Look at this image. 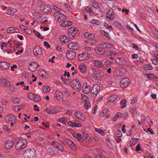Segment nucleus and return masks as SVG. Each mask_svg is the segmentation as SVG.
Masks as SVG:
<instances>
[{"instance_id": "1", "label": "nucleus", "mask_w": 158, "mask_h": 158, "mask_svg": "<svg viewBox=\"0 0 158 158\" xmlns=\"http://www.w3.org/2000/svg\"><path fill=\"white\" fill-rule=\"evenodd\" d=\"M27 143V140L25 139H19L17 142L15 148L17 150H21L24 149Z\"/></svg>"}, {"instance_id": "2", "label": "nucleus", "mask_w": 158, "mask_h": 158, "mask_svg": "<svg viewBox=\"0 0 158 158\" xmlns=\"http://www.w3.org/2000/svg\"><path fill=\"white\" fill-rule=\"evenodd\" d=\"M54 16L55 20L58 23H62L66 19V16L61 12H55Z\"/></svg>"}, {"instance_id": "3", "label": "nucleus", "mask_w": 158, "mask_h": 158, "mask_svg": "<svg viewBox=\"0 0 158 158\" xmlns=\"http://www.w3.org/2000/svg\"><path fill=\"white\" fill-rule=\"evenodd\" d=\"M36 153L34 149L27 150L24 153V158H35Z\"/></svg>"}, {"instance_id": "4", "label": "nucleus", "mask_w": 158, "mask_h": 158, "mask_svg": "<svg viewBox=\"0 0 158 158\" xmlns=\"http://www.w3.org/2000/svg\"><path fill=\"white\" fill-rule=\"evenodd\" d=\"M100 86L97 84H94L90 90V94L92 97L96 96L100 90Z\"/></svg>"}, {"instance_id": "5", "label": "nucleus", "mask_w": 158, "mask_h": 158, "mask_svg": "<svg viewBox=\"0 0 158 158\" xmlns=\"http://www.w3.org/2000/svg\"><path fill=\"white\" fill-rule=\"evenodd\" d=\"M71 86L77 91H79L81 89V84L79 80L77 79H74L71 81Z\"/></svg>"}, {"instance_id": "6", "label": "nucleus", "mask_w": 158, "mask_h": 158, "mask_svg": "<svg viewBox=\"0 0 158 158\" xmlns=\"http://www.w3.org/2000/svg\"><path fill=\"white\" fill-rule=\"evenodd\" d=\"M40 4V10L42 12L45 13H50L52 12L51 9L43 2H41Z\"/></svg>"}, {"instance_id": "7", "label": "nucleus", "mask_w": 158, "mask_h": 158, "mask_svg": "<svg viewBox=\"0 0 158 158\" xmlns=\"http://www.w3.org/2000/svg\"><path fill=\"white\" fill-rule=\"evenodd\" d=\"M51 144L54 147V148H56V149H58V150L62 152H63L64 148L62 144L55 141H52Z\"/></svg>"}, {"instance_id": "8", "label": "nucleus", "mask_w": 158, "mask_h": 158, "mask_svg": "<svg viewBox=\"0 0 158 158\" xmlns=\"http://www.w3.org/2000/svg\"><path fill=\"white\" fill-rule=\"evenodd\" d=\"M130 81L128 78H123L120 83V86L122 88H125L130 84Z\"/></svg>"}, {"instance_id": "9", "label": "nucleus", "mask_w": 158, "mask_h": 158, "mask_svg": "<svg viewBox=\"0 0 158 158\" xmlns=\"http://www.w3.org/2000/svg\"><path fill=\"white\" fill-rule=\"evenodd\" d=\"M54 96L56 100L58 101H62L63 99V94L60 91H56L55 94Z\"/></svg>"}, {"instance_id": "10", "label": "nucleus", "mask_w": 158, "mask_h": 158, "mask_svg": "<svg viewBox=\"0 0 158 158\" xmlns=\"http://www.w3.org/2000/svg\"><path fill=\"white\" fill-rule=\"evenodd\" d=\"M76 53L73 50H68L66 52V56L67 58L69 60H72L76 57Z\"/></svg>"}, {"instance_id": "11", "label": "nucleus", "mask_w": 158, "mask_h": 158, "mask_svg": "<svg viewBox=\"0 0 158 158\" xmlns=\"http://www.w3.org/2000/svg\"><path fill=\"white\" fill-rule=\"evenodd\" d=\"M78 31V30L77 28L73 27L70 28L68 30L69 35L71 36L72 37L74 38Z\"/></svg>"}, {"instance_id": "12", "label": "nucleus", "mask_w": 158, "mask_h": 158, "mask_svg": "<svg viewBox=\"0 0 158 158\" xmlns=\"http://www.w3.org/2000/svg\"><path fill=\"white\" fill-rule=\"evenodd\" d=\"M47 152L50 155H56L59 153L58 150L52 147L48 148Z\"/></svg>"}, {"instance_id": "13", "label": "nucleus", "mask_w": 158, "mask_h": 158, "mask_svg": "<svg viewBox=\"0 0 158 158\" xmlns=\"http://www.w3.org/2000/svg\"><path fill=\"white\" fill-rule=\"evenodd\" d=\"M89 54L85 52L82 53L81 54H79L78 55V59L80 61H84L87 60L89 57Z\"/></svg>"}, {"instance_id": "14", "label": "nucleus", "mask_w": 158, "mask_h": 158, "mask_svg": "<svg viewBox=\"0 0 158 158\" xmlns=\"http://www.w3.org/2000/svg\"><path fill=\"white\" fill-rule=\"evenodd\" d=\"M27 96L29 99L35 102L39 101L40 99L38 96L31 93L28 94Z\"/></svg>"}, {"instance_id": "15", "label": "nucleus", "mask_w": 158, "mask_h": 158, "mask_svg": "<svg viewBox=\"0 0 158 158\" xmlns=\"http://www.w3.org/2000/svg\"><path fill=\"white\" fill-rule=\"evenodd\" d=\"M90 86L89 85L85 84L82 86L83 91L85 94H88L90 92Z\"/></svg>"}, {"instance_id": "16", "label": "nucleus", "mask_w": 158, "mask_h": 158, "mask_svg": "<svg viewBox=\"0 0 158 158\" xmlns=\"http://www.w3.org/2000/svg\"><path fill=\"white\" fill-rule=\"evenodd\" d=\"M14 144L15 143L13 141L8 140L5 143V148L7 149H9L13 147Z\"/></svg>"}, {"instance_id": "17", "label": "nucleus", "mask_w": 158, "mask_h": 158, "mask_svg": "<svg viewBox=\"0 0 158 158\" xmlns=\"http://www.w3.org/2000/svg\"><path fill=\"white\" fill-rule=\"evenodd\" d=\"M37 64L35 62L31 63L29 65V70L33 72H35L37 69Z\"/></svg>"}, {"instance_id": "18", "label": "nucleus", "mask_w": 158, "mask_h": 158, "mask_svg": "<svg viewBox=\"0 0 158 158\" xmlns=\"http://www.w3.org/2000/svg\"><path fill=\"white\" fill-rule=\"evenodd\" d=\"M68 48L70 49L73 50H78V45L74 42L68 44Z\"/></svg>"}, {"instance_id": "19", "label": "nucleus", "mask_w": 158, "mask_h": 158, "mask_svg": "<svg viewBox=\"0 0 158 158\" xmlns=\"http://www.w3.org/2000/svg\"><path fill=\"white\" fill-rule=\"evenodd\" d=\"M10 67V65L8 63L5 62H0V67L2 69L6 70L8 69Z\"/></svg>"}, {"instance_id": "20", "label": "nucleus", "mask_w": 158, "mask_h": 158, "mask_svg": "<svg viewBox=\"0 0 158 158\" xmlns=\"http://www.w3.org/2000/svg\"><path fill=\"white\" fill-rule=\"evenodd\" d=\"M115 62L116 64L120 65L125 64V60L123 58H117L115 59Z\"/></svg>"}, {"instance_id": "21", "label": "nucleus", "mask_w": 158, "mask_h": 158, "mask_svg": "<svg viewBox=\"0 0 158 158\" xmlns=\"http://www.w3.org/2000/svg\"><path fill=\"white\" fill-rule=\"evenodd\" d=\"M75 116L78 118L82 120H84L85 119V117L84 115L81 112L77 111L75 113Z\"/></svg>"}, {"instance_id": "22", "label": "nucleus", "mask_w": 158, "mask_h": 158, "mask_svg": "<svg viewBox=\"0 0 158 158\" xmlns=\"http://www.w3.org/2000/svg\"><path fill=\"white\" fill-rule=\"evenodd\" d=\"M48 74L43 69H40V77L44 79H47L48 77Z\"/></svg>"}, {"instance_id": "23", "label": "nucleus", "mask_w": 158, "mask_h": 158, "mask_svg": "<svg viewBox=\"0 0 158 158\" xmlns=\"http://www.w3.org/2000/svg\"><path fill=\"white\" fill-rule=\"evenodd\" d=\"M68 124L69 126L72 127H82V124L80 123H77L74 122L69 121Z\"/></svg>"}, {"instance_id": "24", "label": "nucleus", "mask_w": 158, "mask_h": 158, "mask_svg": "<svg viewBox=\"0 0 158 158\" xmlns=\"http://www.w3.org/2000/svg\"><path fill=\"white\" fill-rule=\"evenodd\" d=\"M19 27L20 28L22 29L25 32L29 35H31L32 34V32L31 31V30L29 29L28 28H27V27L25 26L21 25H20Z\"/></svg>"}, {"instance_id": "25", "label": "nucleus", "mask_w": 158, "mask_h": 158, "mask_svg": "<svg viewBox=\"0 0 158 158\" xmlns=\"http://www.w3.org/2000/svg\"><path fill=\"white\" fill-rule=\"evenodd\" d=\"M46 111V112L49 114H56L57 113L58 111V108L56 107H55L52 109L50 110L48 109H47Z\"/></svg>"}, {"instance_id": "26", "label": "nucleus", "mask_w": 158, "mask_h": 158, "mask_svg": "<svg viewBox=\"0 0 158 158\" xmlns=\"http://www.w3.org/2000/svg\"><path fill=\"white\" fill-rule=\"evenodd\" d=\"M93 62L95 66L97 67L100 68L103 66L102 62L101 61L94 59L93 60Z\"/></svg>"}, {"instance_id": "27", "label": "nucleus", "mask_w": 158, "mask_h": 158, "mask_svg": "<svg viewBox=\"0 0 158 158\" xmlns=\"http://www.w3.org/2000/svg\"><path fill=\"white\" fill-rule=\"evenodd\" d=\"M15 118V117L14 116V115L12 114H10L8 115H7L6 118L5 119L6 122H10V121H12L13 119H14Z\"/></svg>"}, {"instance_id": "28", "label": "nucleus", "mask_w": 158, "mask_h": 158, "mask_svg": "<svg viewBox=\"0 0 158 158\" xmlns=\"http://www.w3.org/2000/svg\"><path fill=\"white\" fill-rule=\"evenodd\" d=\"M73 136L75 138L77 139L80 142L83 141L81 135V134L73 133Z\"/></svg>"}, {"instance_id": "29", "label": "nucleus", "mask_w": 158, "mask_h": 158, "mask_svg": "<svg viewBox=\"0 0 158 158\" xmlns=\"http://www.w3.org/2000/svg\"><path fill=\"white\" fill-rule=\"evenodd\" d=\"M60 41L63 43H67L69 42V39L67 36L64 35H61L60 36Z\"/></svg>"}, {"instance_id": "30", "label": "nucleus", "mask_w": 158, "mask_h": 158, "mask_svg": "<svg viewBox=\"0 0 158 158\" xmlns=\"http://www.w3.org/2000/svg\"><path fill=\"white\" fill-rule=\"evenodd\" d=\"M93 77L96 80H98L101 79V75L98 72H94Z\"/></svg>"}, {"instance_id": "31", "label": "nucleus", "mask_w": 158, "mask_h": 158, "mask_svg": "<svg viewBox=\"0 0 158 158\" xmlns=\"http://www.w3.org/2000/svg\"><path fill=\"white\" fill-rule=\"evenodd\" d=\"M101 45L106 48H111L113 45L112 44L109 43H102Z\"/></svg>"}, {"instance_id": "32", "label": "nucleus", "mask_w": 158, "mask_h": 158, "mask_svg": "<svg viewBox=\"0 0 158 158\" xmlns=\"http://www.w3.org/2000/svg\"><path fill=\"white\" fill-rule=\"evenodd\" d=\"M79 68L81 72L85 73L87 70L85 65L84 64H81L79 65Z\"/></svg>"}, {"instance_id": "33", "label": "nucleus", "mask_w": 158, "mask_h": 158, "mask_svg": "<svg viewBox=\"0 0 158 158\" xmlns=\"http://www.w3.org/2000/svg\"><path fill=\"white\" fill-rule=\"evenodd\" d=\"M85 36L89 39H94L95 38V35L89 32H85L84 34Z\"/></svg>"}, {"instance_id": "34", "label": "nucleus", "mask_w": 158, "mask_h": 158, "mask_svg": "<svg viewBox=\"0 0 158 158\" xmlns=\"http://www.w3.org/2000/svg\"><path fill=\"white\" fill-rule=\"evenodd\" d=\"M95 50L98 54L103 55L105 54V51L101 48H98L95 49Z\"/></svg>"}, {"instance_id": "35", "label": "nucleus", "mask_w": 158, "mask_h": 158, "mask_svg": "<svg viewBox=\"0 0 158 158\" xmlns=\"http://www.w3.org/2000/svg\"><path fill=\"white\" fill-rule=\"evenodd\" d=\"M40 49V47L39 45L35 46L33 49V53L36 56L39 55V52Z\"/></svg>"}, {"instance_id": "36", "label": "nucleus", "mask_w": 158, "mask_h": 158, "mask_svg": "<svg viewBox=\"0 0 158 158\" xmlns=\"http://www.w3.org/2000/svg\"><path fill=\"white\" fill-rule=\"evenodd\" d=\"M147 77L150 80H153L157 78L155 75L152 73L147 74Z\"/></svg>"}, {"instance_id": "37", "label": "nucleus", "mask_w": 158, "mask_h": 158, "mask_svg": "<svg viewBox=\"0 0 158 158\" xmlns=\"http://www.w3.org/2000/svg\"><path fill=\"white\" fill-rule=\"evenodd\" d=\"M91 2L92 6L95 8H98L99 7V6L96 0H91Z\"/></svg>"}, {"instance_id": "38", "label": "nucleus", "mask_w": 158, "mask_h": 158, "mask_svg": "<svg viewBox=\"0 0 158 158\" xmlns=\"http://www.w3.org/2000/svg\"><path fill=\"white\" fill-rule=\"evenodd\" d=\"M114 135L116 137H120L122 136V133L120 130H117L115 131Z\"/></svg>"}, {"instance_id": "39", "label": "nucleus", "mask_w": 158, "mask_h": 158, "mask_svg": "<svg viewBox=\"0 0 158 158\" xmlns=\"http://www.w3.org/2000/svg\"><path fill=\"white\" fill-rule=\"evenodd\" d=\"M117 98V95H114L110 96L109 98V101L110 102H113Z\"/></svg>"}, {"instance_id": "40", "label": "nucleus", "mask_w": 158, "mask_h": 158, "mask_svg": "<svg viewBox=\"0 0 158 158\" xmlns=\"http://www.w3.org/2000/svg\"><path fill=\"white\" fill-rule=\"evenodd\" d=\"M102 35H104L107 37L109 39H110V35L107 32H106L103 30H101L100 31Z\"/></svg>"}, {"instance_id": "41", "label": "nucleus", "mask_w": 158, "mask_h": 158, "mask_svg": "<svg viewBox=\"0 0 158 158\" xmlns=\"http://www.w3.org/2000/svg\"><path fill=\"white\" fill-rule=\"evenodd\" d=\"M7 32L9 34L15 33V27H9L6 30Z\"/></svg>"}, {"instance_id": "42", "label": "nucleus", "mask_w": 158, "mask_h": 158, "mask_svg": "<svg viewBox=\"0 0 158 158\" xmlns=\"http://www.w3.org/2000/svg\"><path fill=\"white\" fill-rule=\"evenodd\" d=\"M67 119L65 117H62L58 119V121L64 124H65L67 121Z\"/></svg>"}, {"instance_id": "43", "label": "nucleus", "mask_w": 158, "mask_h": 158, "mask_svg": "<svg viewBox=\"0 0 158 158\" xmlns=\"http://www.w3.org/2000/svg\"><path fill=\"white\" fill-rule=\"evenodd\" d=\"M95 129L97 132L100 134L101 135H103L105 134V132L102 130L97 128H95Z\"/></svg>"}, {"instance_id": "44", "label": "nucleus", "mask_w": 158, "mask_h": 158, "mask_svg": "<svg viewBox=\"0 0 158 158\" xmlns=\"http://www.w3.org/2000/svg\"><path fill=\"white\" fill-rule=\"evenodd\" d=\"M43 92L45 93H48L50 90V88L48 86H45L42 88Z\"/></svg>"}, {"instance_id": "45", "label": "nucleus", "mask_w": 158, "mask_h": 158, "mask_svg": "<svg viewBox=\"0 0 158 158\" xmlns=\"http://www.w3.org/2000/svg\"><path fill=\"white\" fill-rule=\"evenodd\" d=\"M126 73V70L125 69L123 68L121 69H120L119 73V76H121L124 75Z\"/></svg>"}, {"instance_id": "46", "label": "nucleus", "mask_w": 158, "mask_h": 158, "mask_svg": "<svg viewBox=\"0 0 158 158\" xmlns=\"http://www.w3.org/2000/svg\"><path fill=\"white\" fill-rule=\"evenodd\" d=\"M47 23V19L46 17H44L41 19L40 21V24L44 25Z\"/></svg>"}, {"instance_id": "47", "label": "nucleus", "mask_w": 158, "mask_h": 158, "mask_svg": "<svg viewBox=\"0 0 158 158\" xmlns=\"http://www.w3.org/2000/svg\"><path fill=\"white\" fill-rule=\"evenodd\" d=\"M127 102V101L125 99H123L121 102V103L123 105L121 106L122 108H124L125 107V103Z\"/></svg>"}, {"instance_id": "48", "label": "nucleus", "mask_w": 158, "mask_h": 158, "mask_svg": "<svg viewBox=\"0 0 158 158\" xmlns=\"http://www.w3.org/2000/svg\"><path fill=\"white\" fill-rule=\"evenodd\" d=\"M119 68H117L116 69H114L113 71L116 75L117 76H119Z\"/></svg>"}, {"instance_id": "49", "label": "nucleus", "mask_w": 158, "mask_h": 158, "mask_svg": "<svg viewBox=\"0 0 158 158\" xmlns=\"http://www.w3.org/2000/svg\"><path fill=\"white\" fill-rule=\"evenodd\" d=\"M91 23L98 25L100 24V23L98 20L93 19L91 21Z\"/></svg>"}, {"instance_id": "50", "label": "nucleus", "mask_w": 158, "mask_h": 158, "mask_svg": "<svg viewBox=\"0 0 158 158\" xmlns=\"http://www.w3.org/2000/svg\"><path fill=\"white\" fill-rule=\"evenodd\" d=\"M64 142L65 143H67L69 145V146L71 143H73V142L70 140L68 139H64Z\"/></svg>"}, {"instance_id": "51", "label": "nucleus", "mask_w": 158, "mask_h": 158, "mask_svg": "<svg viewBox=\"0 0 158 158\" xmlns=\"http://www.w3.org/2000/svg\"><path fill=\"white\" fill-rule=\"evenodd\" d=\"M144 68L146 70H151L152 69V67L150 64H146Z\"/></svg>"}, {"instance_id": "52", "label": "nucleus", "mask_w": 158, "mask_h": 158, "mask_svg": "<svg viewBox=\"0 0 158 158\" xmlns=\"http://www.w3.org/2000/svg\"><path fill=\"white\" fill-rule=\"evenodd\" d=\"M107 111V109L103 110L100 114L99 116L101 117H102L104 115H105V113H106Z\"/></svg>"}, {"instance_id": "53", "label": "nucleus", "mask_w": 158, "mask_h": 158, "mask_svg": "<svg viewBox=\"0 0 158 158\" xmlns=\"http://www.w3.org/2000/svg\"><path fill=\"white\" fill-rule=\"evenodd\" d=\"M85 10L87 12H90L92 11V9L89 6H87L85 8Z\"/></svg>"}, {"instance_id": "54", "label": "nucleus", "mask_w": 158, "mask_h": 158, "mask_svg": "<svg viewBox=\"0 0 158 158\" xmlns=\"http://www.w3.org/2000/svg\"><path fill=\"white\" fill-rule=\"evenodd\" d=\"M113 12L110 10H108L107 11L106 13V17L108 18H109V17H110V16L112 14Z\"/></svg>"}, {"instance_id": "55", "label": "nucleus", "mask_w": 158, "mask_h": 158, "mask_svg": "<svg viewBox=\"0 0 158 158\" xmlns=\"http://www.w3.org/2000/svg\"><path fill=\"white\" fill-rule=\"evenodd\" d=\"M61 25L62 27H68V26H67L68 25L67 21H65V20L63 22Z\"/></svg>"}, {"instance_id": "56", "label": "nucleus", "mask_w": 158, "mask_h": 158, "mask_svg": "<svg viewBox=\"0 0 158 158\" xmlns=\"http://www.w3.org/2000/svg\"><path fill=\"white\" fill-rule=\"evenodd\" d=\"M70 147L73 150H75L76 149V147L75 145L74 144L73 142V143H71L69 145Z\"/></svg>"}, {"instance_id": "57", "label": "nucleus", "mask_w": 158, "mask_h": 158, "mask_svg": "<svg viewBox=\"0 0 158 158\" xmlns=\"http://www.w3.org/2000/svg\"><path fill=\"white\" fill-rule=\"evenodd\" d=\"M44 46H46L47 49H48L50 47V45L48 44L47 42L44 41Z\"/></svg>"}, {"instance_id": "58", "label": "nucleus", "mask_w": 158, "mask_h": 158, "mask_svg": "<svg viewBox=\"0 0 158 158\" xmlns=\"http://www.w3.org/2000/svg\"><path fill=\"white\" fill-rule=\"evenodd\" d=\"M152 63L155 65L157 64H158V60L156 58V59H153L152 60Z\"/></svg>"}, {"instance_id": "59", "label": "nucleus", "mask_w": 158, "mask_h": 158, "mask_svg": "<svg viewBox=\"0 0 158 158\" xmlns=\"http://www.w3.org/2000/svg\"><path fill=\"white\" fill-rule=\"evenodd\" d=\"M53 7L55 10L57 11H58L57 12H60V11H61L60 8L57 7V6H53Z\"/></svg>"}, {"instance_id": "60", "label": "nucleus", "mask_w": 158, "mask_h": 158, "mask_svg": "<svg viewBox=\"0 0 158 158\" xmlns=\"http://www.w3.org/2000/svg\"><path fill=\"white\" fill-rule=\"evenodd\" d=\"M106 56H109L111 55V50L105 51V54Z\"/></svg>"}, {"instance_id": "61", "label": "nucleus", "mask_w": 158, "mask_h": 158, "mask_svg": "<svg viewBox=\"0 0 158 158\" xmlns=\"http://www.w3.org/2000/svg\"><path fill=\"white\" fill-rule=\"evenodd\" d=\"M60 77L61 79L64 82V84H66V82L68 81V79L64 78L62 75H61Z\"/></svg>"}, {"instance_id": "62", "label": "nucleus", "mask_w": 158, "mask_h": 158, "mask_svg": "<svg viewBox=\"0 0 158 158\" xmlns=\"http://www.w3.org/2000/svg\"><path fill=\"white\" fill-rule=\"evenodd\" d=\"M63 75L64 76H67L68 78H69L70 76V74L69 72H67L66 71H65Z\"/></svg>"}, {"instance_id": "63", "label": "nucleus", "mask_w": 158, "mask_h": 158, "mask_svg": "<svg viewBox=\"0 0 158 158\" xmlns=\"http://www.w3.org/2000/svg\"><path fill=\"white\" fill-rule=\"evenodd\" d=\"M9 89L12 92H15L16 90L14 85H10V86Z\"/></svg>"}, {"instance_id": "64", "label": "nucleus", "mask_w": 158, "mask_h": 158, "mask_svg": "<svg viewBox=\"0 0 158 158\" xmlns=\"http://www.w3.org/2000/svg\"><path fill=\"white\" fill-rule=\"evenodd\" d=\"M41 123L45 127H49V124L48 123H46V122H42Z\"/></svg>"}]
</instances>
